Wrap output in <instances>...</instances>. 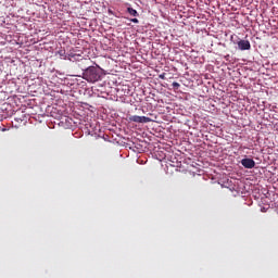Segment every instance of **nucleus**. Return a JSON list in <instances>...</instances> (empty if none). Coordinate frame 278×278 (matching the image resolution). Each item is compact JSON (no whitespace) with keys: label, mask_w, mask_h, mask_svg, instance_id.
I'll return each mask as SVG.
<instances>
[{"label":"nucleus","mask_w":278,"mask_h":278,"mask_svg":"<svg viewBox=\"0 0 278 278\" xmlns=\"http://www.w3.org/2000/svg\"><path fill=\"white\" fill-rule=\"evenodd\" d=\"M59 54H60V55H64V52L60 51Z\"/></svg>","instance_id":"nucleus-9"},{"label":"nucleus","mask_w":278,"mask_h":278,"mask_svg":"<svg viewBox=\"0 0 278 278\" xmlns=\"http://www.w3.org/2000/svg\"><path fill=\"white\" fill-rule=\"evenodd\" d=\"M83 79L89 84H96L101 79L100 71L94 66H90L83 73Z\"/></svg>","instance_id":"nucleus-1"},{"label":"nucleus","mask_w":278,"mask_h":278,"mask_svg":"<svg viewBox=\"0 0 278 278\" xmlns=\"http://www.w3.org/2000/svg\"><path fill=\"white\" fill-rule=\"evenodd\" d=\"M127 12H128V14H129L130 16H135V17L139 16V13L137 12V10L134 9V8H131V7H128V8H127Z\"/></svg>","instance_id":"nucleus-5"},{"label":"nucleus","mask_w":278,"mask_h":278,"mask_svg":"<svg viewBox=\"0 0 278 278\" xmlns=\"http://www.w3.org/2000/svg\"><path fill=\"white\" fill-rule=\"evenodd\" d=\"M160 78H161V79H165V75H164V74H161V75H160Z\"/></svg>","instance_id":"nucleus-8"},{"label":"nucleus","mask_w":278,"mask_h":278,"mask_svg":"<svg viewBox=\"0 0 278 278\" xmlns=\"http://www.w3.org/2000/svg\"><path fill=\"white\" fill-rule=\"evenodd\" d=\"M173 88L178 89V88H180V85L177 81H174L173 83Z\"/></svg>","instance_id":"nucleus-6"},{"label":"nucleus","mask_w":278,"mask_h":278,"mask_svg":"<svg viewBox=\"0 0 278 278\" xmlns=\"http://www.w3.org/2000/svg\"><path fill=\"white\" fill-rule=\"evenodd\" d=\"M130 23L138 24V23H139V20H138V18H130Z\"/></svg>","instance_id":"nucleus-7"},{"label":"nucleus","mask_w":278,"mask_h":278,"mask_svg":"<svg viewBox=\"0 0 278 278\" xmlns=\"http://www.w3.org/2000/svg\"><path fill=\"white\" fill-rule=\"evenodd\" d=\"M241 165L244 166L248 169H252L253 167L256 166V163L252 159L245 157V159L241 160Z\"/></svg>","instance_id":"nucleus-3"},{"label":"nucleus","mask_w":278,"mask_h":278,"mask_svg":"<svg viewBox=\"0 0 278 278\" xmlns=\"http://www.w3.org/2000/svg\"><path fill=\"white\" fill-rule=\"evenodd\" d=\"M129 122L130 123L147 124V123H151L152 119H151V117L132 115V116H129Z\"/></svg>","instance_id":"nucleus-2"},{"label":"nucleus","mask_w":278,"mask_h":278,"mask_svg":"<svg viewBox=\"0 0 278 278\" xmlns=\"http://www.w3.org/2000/svg\"><path fill=\"white\" fill-rule=\"evenodd\" d=\"M238 48L241 51L251 50V43L249 40H240L238 41Z\"/></svg>","instance_id":"nucleus-4"}]
</instances>
